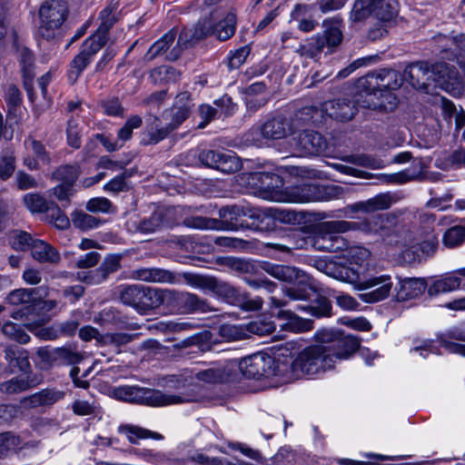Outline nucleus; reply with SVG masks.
I'll return each instance as SVG.
<instances>
[{"instance_id": "obj_1", "label": "nucleus", "mask_w": 465, "mask_h": 465, "mask_svg": "<svg viewBox=\"0 0 465 465\" xmlns=\"http://www.w3.org/2000/svg\"><path fill=\"white\" fill-rule=\"evenodd\" d=\"M252 180L262 183L261 189L264 191L263 198L279 203H310L331 201L338 198L342 189L336 185L302 184L278 189L282 181L280 176L270 173H254Z\"/></svg>"}, {"instance_id": "obj_2", "label": "nucleus", "mask_w": 465, "mask_h": 465, "mask_svg": "<svg viewBox=\"0 0 465 465\" xmlns=\"http://www.w3.org/2000/svg\"><path fill=\"white\" fill-rule=\"evenodd\" d=\"M262 218V209L249 204L225 206L219 211V219L195 216L184 221L186 226L200 230L235 231L248 227V220L253 222Z\"/></svg>"}, {"instance_id": "obj_3", "label": "nucleus", "mask_w": 465, "mask_h": 465, "mask_svg": "<svg viewBox=\"0 0 465 465\" xmlns=\"http://www.w3.org/2000/svg\"><path fill=\"white\" fill-rule=\"evenodd\" d=\"M403 76L415 88H423L428 81H431L440 88L451 92L459 84L457 70L446 63H438L430 67L426 62H416L404 70Z\"/></svg>"}, {"instance_id": "obj_4", "label": "nucleus", "mask_w": 465, "mask_h": 465, "mask_svg": "<svg viewBox=\"0 0 465 465\" xmlns=\"http://www.w3.org/2000/svg\"><path fill=\"white\" fill-rule=\"evenodd\" d=\"M113 396L120 401L143 403L159 407L189 401L190 399L182 395L164 393L158 390L143 388L135 385H123L113 390Z\"/></svg>"}, {"instance_id": "obj_5", "label": "nucleus", "mask_w": 465, "mask_h": 465, "mask_svg": "<svg viewBox=\"0 0 465 465\" xmlns=\"http://www.w3.org/2000/svg\"><path fill=\"white\" fill-rule=\"evenodd\" d=\"M101 23L95 35L89 37L84 43L80 53L74 58L71 63V69L68 73L70 81L74 83L84 68L90 64L93 56L105 44L104 34L113 25L114 19L110 16V12L104 9L101 12Z\"/></svg>"}, {"instance_id": "obj_6", "label": "nucleus", "mask_w": 465, "mask_h": 465, "mask_svg": "<svg viewBox=\"0 0 465 465\" xmlns=\"http://www.w3.org/2000/svg\"><path fill=\"white\" fill-rule=\"evenodd\" d=\"M398 74L393 70L381 69L376 72H370L363 77L359 78L357 88L366 93L361 106L368 109L378 110L383 105L381 103L372 101L376 92H383L397 89L401 83L398 81Z\"/></svg>"}, {"instance_id": "obj_7", "label": "nucleus", "mask_w": 465, "mask_h": 465, "mask_svg": "<svg viewBox=\"0 0 465 465\" xmlns=\"http://www.w3.org/2000/svg\"><path fill=\"white\" fill-rule=\"evenodd\" d=\"M119 298L124 304L133 307L140 313H144L164 303V290L142 284L122 285Z\"/></svg>"}, {"instance_id": "obj_8", "label": "nucleus", "mask_w": 465, "mask_h": 465, "mask_svg": "<svg viewBox=\"0 0 465 465\" xmlns=\"http://www.w3.org/2000/svg\"><path fill=\"white\" fill-rule=\"evenodd\" d=\"M357 224L346 221H328L320 223L314 232L312 244L322 252H338L347 247L341 233L355 230Z\"/></svg>"}, {"instance_id": "obj_9", "label": "nucleus", "mask_w": 465, "mask_h": 465, "mask_svg": "<svg viewBox=\"0 0 465 465\" xmlns=\"http://www.w3.org/2000/svg\"><path fill=\"white\" fill-rule=\"evenodd\" d=\"M295 375H315L332 368L322 344L311 345L301 351L291 365Z\"/></svg>"}, {"instance_id": "obj_10", "label": "nucleus", "mask_w": 465, "mask_h": 465, "mask_svg": "<svg viewBox=\"0 0 465 465\" xmlns=\"http://www.w3.org/2000/svg\"><path fill=\"white\" fill-rule=\"evenodd\" d=\"M357 279L352 282L353 289L365 292L359 294L361 301L366 303H375L387 299L393 286L391 275L379 274L369 278L362 276V272H356Z\"/></svg>"}, {"instance_id": "obj_11", "label": "nucleus", "mask_w": 465, "mask_h": 465, "mask_svg": "<svg viewBox=\"0 0 465 465\" xmlns=\"http://www.w3.org/2000/svg\"><path fill=\"white\" fill-rule=\"evenodd\" d=\"M396 15L392 0H355L350 13V20L360 23L370 16L381 22L391 21Z\"/></svg>"}, {"instance_id": "obj_12", "label": "nucleus", "mask_w": 465, "mask_h": 465, "mask_svg": "<svg viewBox=\"0 0 465 465\" xmlns=\"http://www.w3.org/2000/svg\"><path fill=\"white\" fill-rule=\"evenodd\" d=\"M183 278L190 286L205 292H211L229 303L233 304L236 302H240L238 290L228 282L219 281L215 277L184 272Z\"/></svg>"}, {"instance_id": "obj_13", "label": "nucleus", "mask_w": 465, "mask_h": 465, "mask_svg": "<svg viewBox=\"0 0 465 465\" xmlns=\"http://www.w3.org/2000/svg\"><path fill=\"white\" fill-rule=\"evenodd\" d=\"M67 11V5L64 0L45 1L39 10L41 19L39 35L45 39L54 38L55 32L64 22Z\"/></svg>"}, {"instance_id": "obj_14", "label": "nucleus", "mask_w": 465, "mask_h": 465, "mask_svg": "<svg viewBox=\"0 0 465 465\" xmlns=\"http://www.w3.org/2000/svg\"><path fill=\"white\" fill-rule=\"evenodd\" d=\"M35 294H38L35 288L17 289L11 292L6 300L12 305H22L23 307L12 313V317L16 320L24 321V325L33 331L37 325L46 323L48 319L45 316H39L36 320H31V306L35 299Z\"/></svg>"}, {"instance_id": "obj_15", "label": "nucleus", "mask_w": 465, "mask_h": 465, "mask_svg": "<svg viewBox=\"0 0 465 465\" xmlns=\"http://www.w3.org/2000/svg\"><path fill=\"white\" fill-rule=\"evenodd\" d=\"M293 123L284 116L278 115L267 120L260 128H252L248 133V135L252 138H246V141L260 145V135L265 139L278 140L293 134Z\"/></svg>"}, {"instance_id": "obj_16", "label": "nucleus", "mask_w": 465, "mask_h": 465, "mask_svg": "<svg viewBox=\"0 0 465 465\" xmlns=\"http://www.w3.org/2000/svg\"><path fill=\"white\" fill-rule=\"evenodd\" d=\"M236 370L249 379L269 378L276 375L274 359L266 353H255L237 361Z\"/></svg>"}, {"instance_id": "obj_17", "label": "nucleus", "mask_w": 465, "mask_h": 465, "mask_svg": "<svg viewBox=\"0 0 465 465\" xmlns=\"http://www.w3.org/2000/svg\"><path fill=\"white\" fill-rule=\"evenodd\" d=\"M326 354L333 367L337 361L349 359L360 347V340L353 335L337 334L332 340L323 339Z\"/></svg>"}, {"instance_id": "obj_18", "label": "nucleus", "mask_w": 465, "mask_h": 465, "mask_svg": "<svg viewBox=\"0 0 465 465\" xmlns=\"http://www.w3.org/2000/svg\"><path fill=\"white\" fill-rule=\"evenodd\" d=\"M199 161L207 167L223 173H234L241 169L242 163L232 152L204 150L199 154Z\"/></svg>"}, {"instance_id": "obj_19", "label": "nucleus", "mask_w": 465, "mask_h": 465, "mask_svg": "<svg viewBox=\"0 0 465 465\" xmlns=\"http://www.w3.org/2000/svg\"><path fill=\"white\" fill-rule=\"evenodd\" d=\"M410 244L402 251V259L408 263L420 262L436 252L439 240L434 233H428L420 242H410Z\"/></svg>"}, {"instance_id": "obj_20", "label": "nucleus", "mask_w": 465, "mask_h": 465, "mask_svg": "<svg viewBox=\"0 0 465 465\" xmlns=\"http://www.w3.org/2000/svg\"><path fill=\"white\" fill-rule=\"evenodd\" d=\"M270 301L272 307L281 309L276 314L277 317L286 321L282 326V329L295 333L308 331L312 329V322L311 320L299 317L290 310L282 309L288 304L287 300L272 296Z\"/></svg>"}, {"instance_id": "obj_21", "label": "nucleus", "mask_w": 465, "mask_h": 465, "mask_svg": "<svg viewBox=\"0 0 465 465\" xmlns=\"http://www.w3.org/2000/svg\"><path fill=\"white\" fill-rule=\"evenodd\" d=\"M361 94L358 95L357 100L337 99L322 104L325 117L340 122L351 121L358 112L357 104L361 106Z\"/></svg>"}, {"instance_id": "obj_22", "label": "nucleus", "mask_w": 465, "mask_h": 465, "mask_svg": "<svg viewBox=\"0 0 465 465\" xmlns=\"http://www.w3.org/2000/svg\"><path fill=\"white\" fill-rule=\"evenodd\" d=\"M295 149L302 155H319L323 153L328 147L324 136L315 131L305 130L293 137Z\"/></svg>"}, {"instance_id": "obj_23", "label": "nucleus", "mask_w": 465, "mask_h": 465, "mask_svg": "<svg viewBox=\"0 0 465 465\" xmlns=\"http://www.w3.org/2000/svg\"><path fill=\"white\" fill-rule=\"evenodd\" d=\"M236 367L237 361L231 360L223 364L198 371L195 378L207 383L231 381L236 377Z\"/></svg>"}, {"instance_id": "obj_24", "label": "nucleus", "mask_w": 465, "mask_h": 465, "mask_svg": "<svg viewBox=\"0 0 465 465\" xmlns=\"http://www.w3.org/2000/svg\"><path fill=\"white\" fill-rule=\"evenodd\" d=\"M164 303L168 305L181 303L192 312L200 311L205 312L211 310L208 302L196 294L187 292H181L174 290H164Z\"/></svg>"}, {"instance_id": "obj_25", "label": "nucleus", "mask_w": 465, "mask_h": 465, "mask_svg": "<svg viewBox=\"0 0 465 465\" xmlns=\"http://www.w3.org/2000/svg\"><path fill=\"white\" fill-rule=\"evenodd\" d=\"M129 278L137 281L157 283L174 284L180 282L179 278L173 272L159 268L135 269L131 271Z\"/></svg>"}, {"instance_id": "obj_26", "label": "nucleus", "mask_w": 465, "mask_h": 465, "mask_svg": "<svg viewBox=\"0 0 465 465\" xmlns=\"http://www.w3.org/2000/svg\"><path fill=\"white\" fill-rule=\"evenodd\" d=\"M309 243V238L300 230H292L286 232L281 242H269L267 246L283 252H292L295 250L305 249Z\"/></svg>"}, {"instance_id": "obj_27", "label": "nucleus", "mask_w": 465, "mask_h": 465, "mask_svg": "<svg viewBox=\"0 0 465 465\" xmlns=\"http://www.w3.org/2000/svg\"><path fill=\"white\" fill-rule=\"evenodd\" d=\"M325 120V114L323 111V107H317V106H305L298 110L293 119L291 121L294 124V130L298 126H304V125H318L324 122Z\"/></svg>"}, {"instance_id": "obj_28", "label": "nucleus", "mask_w": 465, "mask_h": 465, "mask_svg": "<svg viewBox=\"0 0 465 465\" xmlns=\"http://www.w3.org/2000/svg\"><path fill=\"white\" fill-rule=\"evenodd\" d=\"M371 252L364 247L353 246L345 251L341 260L344 264L362 272L365 275L367 266L369 265Z\"/></svg>"}, {"instance_id": "obj_29", "label": "nucleus", "mask_w": 465, "mask_h": 465, "mask_svg": "<svg viewBox=\"0 0 465 465\" xmlns=\"http://www.w3.org/2000/svg\"><path fill=\"white\" fill-rule=\"evenodd\" d=\"M163 225V213L154 212L149 218L143 220L129 219L126 228L131 232L152 233Z\"/></svg>"}, {"instance_id": "obj_30", "label": "nucleus", "mask_w": 465, "mask_h": 465, "mask_svg": "<svg viewBox=\"0 0 465 465\" xmlns=\"http://www.w3.org/2000/svg\"><path fill=\"white\" fill-rule=\"evenodd\" d=\"M394 202L389 193H381L364 202L356 203L349 208L352 212L372 213L389 209Z\"/></svg>"}, {"instance_id": "obj_31", "label": "nucleus", "mask_w": 465, "mask_h": 465, "mask_svg": "<svg viewBox=\"0 0 465 465\" xmlns=\"http://www.w3.org/2000/svg\"><path fill=\"white\" fill-rule=\"evenodd\" d=\"M51 75L49 73L44 74L41 76L37 82V89L40 91L42 94V99H39V97L36 95L35 97V88L32 86V84L28 81H25V88L27 92L28 97L30 101L35 104V105L39 110H44L45 108H48L51 104V99L47 96V90L46 87L48 84L50 83Z\"/></svg>"}, {"instance_id": "obj_32", "label": "nucleus", "mask_w": 465, "mask_h": 465, "mask_svg": "<svg viewBox=\"0 0 465 465\" xmlns=\"http://www.w3.org/2000/svg\"><path fill=\"white\" fill-rule=\"evenodd\" d=\"M32 257L41 263L56 264L60 262L59 252L48 242L36 239L31 248Z\"/></svg>"}, {"instance_id": "obj_33", "label": "nucleus", "mask_w": 465, "mask_h": 465, "mask_svg": "<svg viewBox=\"0 0 465 465\" xmlns=\"http://www.w3.org/2000/svg\"><path fill=\"white\" fill-rule=\"evenodd\" d=\"M262 270L273 278L286 282H293L303 274L295 267L271 262H264Z\"/></svg>"}, {"instance_id": "obj_34", "label": "nucleus", "mask_w": 465, "mask_h": 465, "mask_svg": "<svg viewBox=\"0 0 465 465\" xmlns=\"http://www.w3.org/2000/svg\"><path fill=\"white\" fill-rule=\"evenodd\" d=\"M340 260L341 261L330 260L326 268L325 274L338 281L344 282L352 285V282L357 279V270L345 265L341 258H340Z\"/></svg>"}, {"instance_id": "obj_35", "label": "nucleus", "mask_w": 465, "mask_h": 465, "mask_svg": "<svg viewBox=\"0 0 465 465\" xmlns=\"http://www.w3.org/2000/svg\"><path fill=\"white\" fill-rule=\"evenodd\" d=\"M460 288H465V283H462V279L454 272L453 273L446 274L434 281L429 288V293L430 295H438L440 293L453 292Z\"/></svg>"}, {"instance_id": "obj_36", "label": "nucleus", "mask_w": 465, "mask_h": 465, "mask_svg": "<svg viewBox=\"0 0 465 465\" xmlns=\"http://www.w3.org/2000/svg\"><path fill=\"white\" fill-rule=\"evenodd\" d=\"M325 30L321 36L323 39V46L327 47L329 52H332L342 41L343 35L338 21L326 19L322 24Z\"/></svg>"}, {"instance_id": "obj_37", "label": "nucleus", "mask_w": 465, "mask_h": 465, "mask_svg": "<svg viewBox=\"0 0 465 465\" xmlns=\"http://www.w3.org/2000/svg\"><path fill=\"white\" fill-rule=\"evenodd\" d=\"M119 432L126 437L133 444H137L140 440L152 438L153 440H163V435L135 425H121Z\"/></svg>"}, {"instance_id": "obj_38", "label": "nucleus", "mask_w": 465, "mask_h": 465, "mask_svg": "<svg viewBox=\"0 0 465 465\" xmlns=\"http://www.w3.org/2000/svg\"><path fill=\"white\" fill-rule=\"evenodd\" d=\"M5 358L9 361L11 367L18 371L27 372L30 369V362L27 352L18 346H10L5 349Z\"/></svg>"}, {"instance_id": "obj_39", "label": "nucleus", "mask_w": 465, "mask_h": 465, "mask_svg": "<svg viewBox=\"0 0 465 465\" xmlns=\"http://www.w3.org/2000/svg\"><path fill=\"white\" fill-rule=\"evenodd\" d=\"M312 6L309 5L298 4L294 6L291 17L292 20L297 21L299 30L308 33L317 25V22L312 19L306 18V15L312 11Z\"/></svg>"}, {"instance_id": "obj_40", "label": "nucleus", "mask_w": 465, "mask_h": 465, "mask_svg": "<svg viewBox=\"0 0 465 465\" xmlns=\"http://www.w3.org/2000/svg\"><path fill=\"white\" fill-rule=\"evenodd\" d=\"M387 219L382 214L373 215L363 222L355 223L357 224L355 229L361 230L367 233L380 234L381 236L388 233V227L386 226Z\"/></svg>"}, {"instance_id": "obj_41", "label": "nucleus", "mask_w": 465, "mask_h": 465, "mask_svg": "<svg viewBox=\"0 0 465 465\" xmlns=\"http://www.w3.org/2000/svg\"><path fill=\"white\" fill-rule=\"evenodd\" d=\"M64 393L59 391L44 390L38 393H35L28 399H25L24 402L26 405L36 407L41 405H50L61 399H63Z\"/></svg>"}, {"instance_id": "obj_42", "label": "nucleus", "mask_w": 465, "mask_h": 465, "mask_svg": "<svg viewBox=\"0 0 465 465\" xmlns=\"http://www.w3.org/2000/svg\"><path fill=\"white\" fill-rule=\"evenodd\" d=\"M322 41L321 34H318L308 39L304 44L300 45L295 52L301 56L316 59L324 49Z\"/></svg>"}, {"instance_id": "obj_43", "label": "nucleus", "mask_w": 465, "mask_h": 465, "mask_svg": "<svg viewBox=\"0 0 465 465\" xmlns=\"http://www.w3.org/2000/svg\"><path fill=\"white\" fill-rule=\"evenodd\" d=\"M121 257L119 255L111 254L104 258L100 266L96 269V278L94 282H104L108 276L115 272L120 268Z\"/></svg>"}, {"instance_id": "obj_44", "label": "nucleus", "mask_w": 465, "mask_h": 465, "mask_svg": "<svg viewBox=\"0 0 465 465\" xmlns=\"http://www.w3.org/2000/svg\"><path fill=\"white\" fill-rule=\"evenodd\" d=\"M175 36L176 31L174 29L170 30L150 47L145 55V58L147 60H153L157 55L164 54L169 49L171 45L173 44Z\"/></svg>"}, {"instance_id": "obj_45", "label": "nucleus", "mask_w": 465, "mask_h": 465, "mask_svg": "<svg viewBox=\"0 0 465 465\" xmlns=\"http://www.w3.org/2000/svg\"><path fill=\"white\" fill-rule=\"evenodd\" d=\"M57 306V302L54 299H41L35 294V299L31 306V320H36L39 316H45L49 320V317L46 314L53 310H54Z\"/></svg>"}, {"instance_id": "obj_46", "label": "nucleus", "mask_w": 465, "mask_h": 465, "mask_svg": "<svg viewBox=\"0 0 465 465\" xmlns=\"http://www.w3.org/2000/svg\"><path fill=\"white\" fill-rule=\"evenodd\" d=\"M80 174L77 165H62L58 167L52 174V179L61 183L74 186Z\"/></svg>"}, {"instance_id": "obj_47", "label": "nucleus", "mask_w": 465, "mask_h": 465, "mask_svg": "<svg viewBox=\"0 0 465 465\" xmlns=\"http://www.w3.org/2000/svg\"><path fill=\"white\" fill-rule=\"evenodd\" d=\"M35 240L30 233L25 231H13L9 236L12 248L21 252L31 250Z\"/></svg>"}, {"instance_id": "obj_48", "label": "nucleus", "mask_w": 465, "mask_h": 465, "mask_svg": "<svg viewBox=\"0 0 465 465\" xmlns=\"http://www.w3.org/2000/svg\"><path fill=\"white\" fill-rule=\"evenodd\" d=\"M189 112V104H184L182 106H177L175 104L172 111L165 112L163 117L165 120H170V123H168L167 125L172 131H173L188 117Z\"/></svg>"}, {"instance_id": "obj_49", "label": "nucleus", "mask_w": 465, "mask_h": 465, "mask_svg": "<svg viewBox=\"0 0 465 465\" xmlns=\"http://www.w3.org/2000/svg\"><path fill=\"white\" fill-rule=\"evenodd\" d=\"M235 15L232 14L227 15L224 20L219 22L213 27V35L222 41L229 39L235 32Z\"/></svg>"}, {"instance_id": "obj_50", "label": "nucleus", "mask_w": 465, "mask_h": 465, "mask_svg": "<svg viewBox=\"0 0 465 465\" xmlns=\"http://www.w3.org/2000/svg\"><path fill=\"white\" fill-rule=\"evenodd\" d=\"M23 202L31 213H47L51 208V204L38 193H26Z\"/></svg>"}, {"instance_id": "obj_51", "label": "nucleus", "mask_w": 465, "mask_h": 465, "mask_svg": "<svg viewBox=\"0 0 465 465\" xmlns=\"http://www.w3.org/2000/svg\"><path fill=\"white\" fill-rule=\"evenodd\" d=\"M72 223L75 228L88 231L96 228L100 223V220L84 212L75 211L72 213Z\"/></svg>"}, {"instance_id": "obj_52", "label": "nucleus", "mask_w": 465, "mask_h": 465, "mask_svg": "<svg viewBox=\"0 0 465 465\" xmlns=\"http://www.w3.org/2000/svg\"><path fill=\"white\" fill-rule=\"evenodd\" d=\"M53 354V359L62 364H76L83 360L82 354L70 347L56 348Z\"/></svg>"}, {"instance_id": "obj_53", "label": "nucleus", "mask_w": 465, "mask_h": 465, "mask_svg": "<svg viewBox=\"0 0 465 465\" xmlns=\"http://www.w3.org/2000/svg\"><path fill=\"white\" fill-rule=\"evenodd\" d=\"M45 220L59 230H65L70 226L68 217L54 203H51V208L46 213Z\"/></svg>"}, {"instance_id": "obj_54", "label": "nucleus", "mask_w": 465, "mask_h": 465, "mask_svg": "<svg viewBox=\"0 0 465 465\" xmlns=\"http://www.w3.org/2000/svg\"><path fill=\"white\" fill-rule=\"evenodd\" d=\"M262 217H271L282 223H292L297 220V213L292 211L281 208L262 209Z\"/></svg>"}, {"instance_id": "obj_55", "label": "nucleus", "mask_w": 465, "mask_h": 465, "mask_svg": "<svg viewBox=\"0 0 465 465\" xmlns=\"http://www.w3.org/2000/svg\"><path fill=\"white\" fill-rule=\"evenodd\" d=\"M425 282L421 279H405L401 282V291L404 292V297L413 298L424 292Z\"/></svg>"}, {"instance_id": "obj_56", "label": "nucleus", "mask_w": 465, "mask_h": 465, "mask_svg": "<svg viewBox=\"0 0 465 465\" xmlns=\"http://www.w3.org/2000/svg\"><path fill=\"white\" fill-rule=\"evenodd\" d=\"M465 241V228L456 225L450 228L443 235V243L452 248L461 244Z\"/></svg>"}, {"instance_id": "obj_57", "label": "nucleus", "mask_w": 465, "mask_h": 465, "mask_svg": "<svg viewBox=\"0 0 465 465\" xmlns=\"http://www.w3.org/2000/svg\"><path fill=\"white\" fill-rule=\"evenodd\" d=\"M246 329L250 333L259 336L271 334L275 330V325L272 322L265 319H257L246 324Z\"/></svg>"}, {"instance_id": "obj_58", "label": "nucleus", "mask_w": 465, "mask_h": 465, "mask_svg": "<svg viewBox=\"0 0 465 465\" xmlns=\"http://www.w3.org/2000/svg\"><path fill=\"white\" fill-rule=\"evenodd\" d=\"M2 331L5 335L19 343L25 344L30 341V336L20 326L11 322L4 323Z\"/></svg>"}, {"instance_id": "obj_59", "label": "nucleus", "mask_w": 465, "mask_h": 465, "mask_svg": "<svg viewBox=\"0 0 465 465\" xmlns=\"http://www.w3.org/2000/svg\"><path fill=\"white\" fill-rule=\"evenodd\" d=\"M179 74L171 66L163 65L151 71L150 77L153 83L175 81Z\"/></svg>"}, {"instance_id": "obj_60", "label": "nucleus", "mask_w": 465, "mask_h": 465, "mask_svg": "<svg viewBox=\"0 0 465 465\" xmlns=\"http://www.w3.org/2000/svg\"><path fill=\"white\" fill-rule=\"evenodd\" d=\"M143 121L139 115L131 116L124 125L118 131L117 137L118 140L122 141V143L131 139L133 134V130L139 128L142 124Z\"/></svg>"}, {"instance_id": "obj_61", "label": "nucleus", "mask_w": 465, "mask_h": 465, "mask_svg": "<svg viewBox=\"0 0 465 465\" xmlns=\"http://www.w3.org/2000/svg\"><path fill=\"white\" fill-rule=\"evenodd\" d=\"M29 383L22 378H13L0 384V391L7 394H15L28 389Z\"/></svg>"}, {"instance_id": "obj_62", "label": "nucleus", "mask_w": 465, "mask_h": 465, "mask_svg": "<svg viewBox=\"0 0 465 465\" xmlns=\"http://www.w3.org/2000/svg\"><path fill=\"white\" fill-rule=\"evenodd\" d=\"M131 176V173L125 171L122 174L114 177L110 182L104 184V190L109 193H117L120 192H125L129 189V186L125 181L127 177Z\"/></svg>"}, {"instance_id": "obj_63", "label": "nucleus", "mask_w": 465, "mask_h": 465, "mask_svg": "<svg viewBox=\"0 0 465 465\" xmlns=\"http://www.w3.org/2000/svg\"><path fill=\"white\" fill-rule=\"evenodd\" d=\"M82 133L83 130L78 126V124L74 120H69L66 129L67 143L73 148H80Z\"/></svg>"}, {"instance_id": "obj_64", "label": "nucleus", "mask_w": 465, "mask_h": 465, "mask_svg": "<svg viewBox=\"0 0 465 465\" xmlns=\"http://www.w3.org/2000/svg\"><path fill=\"white\" fill-rule=\"evenodd\" d=\"M19 445V439L11 432L0 434V457L6 455Z\"/></svg>"}]
</instances>
